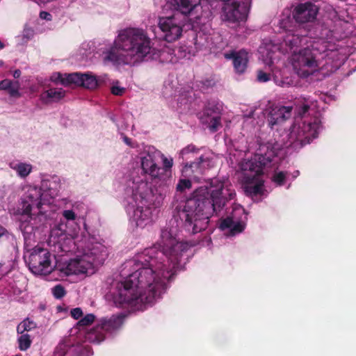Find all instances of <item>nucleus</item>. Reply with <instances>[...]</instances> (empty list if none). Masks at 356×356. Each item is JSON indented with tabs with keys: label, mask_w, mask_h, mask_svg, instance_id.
Returning a JSON list of instances; mask_svg holds the SVG:
<instances>
[{
	"label": "nucleus",
	"mask_w": 356,
	"mask_h": 356,
	"mask_svg": "<svg viewBox=\"0 0 356 356\" xmlns=\"http://www.w3.org/2000/svg\"><path fill=\"white\" fill-rule=\"evenodd\" d=\"M294 58L300 67L315 70L318 67V62L316 59V54L309 47L300 49L298 54H295Z\"/></svg>",
	"instance_id": "17"
},
{
	"label": "nucleus",
	"mask_w": 356,
	"mask_h": 356,
	"mask_svg": "<svg viewBox=\"0 0 356 356\" xmlns=\"http://www.w3.org/2000/svg\"><path fill=\"white\" fill-rule=\"evenodd\" d=\"M270 79V74L265 72L262 70H259L257 72V80L259 82L264 83L267 82Z\"/></svg>",
	"instance_id": "35"
},
{
	"label": "nucleus",
	"mask_w": 356,
	"mask_h": 356,
	"mask_svg": "<svg viewBox=\"0 0 356 356\" xmlns=\"http://www.w3.org/2000/svg\"><path fill=\"white\" fill-rule=\"evenodd\" d=\"M8 234V231L3 227L0 225V238L7 236Z\"/></svg>",
	"instance_id": "47"
},
{
	"label": "nucleus",
	"mask_w": 356,
	"mask_h": 356,
	"mask_svg": "<svg viewBox=\"0 0 356 356\" xmlns=\"http://www.w3.org/2000/svg\"><path fill=\"white\" fill-rule=\"evenodd\" d=\"M51 289H64V287L61 284H58L55 285Z\"/></svg>",
	"instance_id": "49"
},
{
	"label": "nucleus",
	"mask_w": 356,
	"mask_h": 356,
	"mask_svg": "<svg viewBox=\"0 0 356 356\" xmlns=\"http://www.w3.org/2000/svg\"><path fill=\"white\" fill-rule=\"evenodd\" d=\"M4 63L2 60H0V67H2Z\"/></svg>",
	"instance_id": "50"
},
{
	"label": "nucleus",
	"mask_w": 356,
	"mask_h": 356,
	"mask_svg": "<svg viewBox=\"0 0 356 356\" xmlns=\"http://www.w3.org/2000/svg\"><path fill=\"white\" fill-rule=\"evenodd\" d=\"M275 157V153L273 149H268L264 152L261 148L253 157L248 160H244L240 163V169L243 172L244 190L248 196L252 199L261 195L264 193V180L261 176L264 174V168L269 165Z\"/></svg>",
	"instance_id": "3"
},
{
	"label": "nucleus",
	"mask_w": 356,
	"mask_h": 356,
	"mask_svg": "<svg viewBox=\"0 0 356 356\" xmlns=\"http://www.w3.org/2000/svg\"><path fill=\"white\" fill-rule=\"evenodd\" d=\"M292 106H276L272 108L268 114L267 122L270 129L281 124L291 115Z\"/></svg>",
	"instance_id": "15"
},
{
	"label": "nucleus",
	"mask_w": 356,
	"mask_h": 356,
	"mask_svg": "<svg viewBox=\"0 0 356 356\" xmlns=\"http://www.w3.org/2000/svg\"><path fill=\"white\" fill-rule=\"evenodd\" d=\"M320 128L321 120L316 117L309 121L305 120L301 123L293 124L287 134L286 147H292L294 149L302 148L318 137Z\"/></svg>",
	"instance_id": "7"
},
{
	"label": "nucleus",
	"mask_w": 356,
	"mask_h": 356,
	"mask_svg": "<svg viewBox=\"0 0 356 356\" xmlns=\"http://www.w3.org/2000/svg\"><path fill=\"white\" fill-rule=\"evenodd\" d=\"M245 227V224L243 222L235 221L231 216L222 219L219 226L222 230L229 229L227 234L229 236L241 233L244 230Z\"/></svg>",
	"instance_id": "20"
},
{
	"label": "nucleus",
	"mask_w": 356,
	"mask_h": 356,
	"mask_svg": "<svg viewBox=\"0 0 356 356\" xmlns=\"http://www.w3.org/2000/svg\"><path fill=\"white\" fill-rule=\"evenodd\" d=\"M163 161L164 168L165 169H170V168H172V164H173L172 159H168L167 158H164Z\"/></svg>",
	"instance_id": "44"
},
{
	"label": "nucleus",
	"mask_w": 356,
	"mask_h": 356,
	"mask_svg": "<svg viewBox=\"0 0 356 356\" xmlns=\"http://www.w3.org/2000/svg\"><path fill=\"white\" fill-rule=\"evenodd\" d=\"M120 42V33L115 39L113 45L106 53L104 60L112 63L114 65L129 64V57L124 47H121Z\"/></svg>",
	"instance_id": "14"
},
{
	"label": "nucleus",
	"mask_w": 356,
	"mask_h": 356,
	"mask_svg": "<svg viewBox=\"0 0 356 356\" xmlns=\"http://www.w3.org/2000/svg\"><path fill=\"white\" fill-rule=\"evenodd\" d=\"M221 111L222 106L216 100H208L203 108L200 119L203 124H207L208 118L213 115H221Z\"/></svg>",
	"instance_id": "21"
},
{
	"label": "nucleus",
	"mask_w": 356,
	"mask_h": 356,
	"mask_svg": "<svg viewBox=\"0 0 356 356\" xmlns=\"http://www.w3.org/2000/svg\"><path fill=\"white\" fill-rule=\"evenodd\" d=\"M111 93L114 95L122 96L124 92L125 88L117 86H113L111 88Z\"/></svg>",
	"instance_id": "36"
},
{
	"label": "nucleus",
	"mask_w": 356,
	"mask_h": 356,
	"mask_svg": "<svg viewBox=\"0 0 356 356\" xmlns=\"http://www.w3.org/2000/svg\"><path fill=\"white\" fill-rule=\"evenodd\" d=\"M51 253L44 248H34L29 256L27 262L29 270L35 275H45L51 272Z\"/></svg>",
	"instance_id": "11"
},
{
	"label": "nucleus",
	"mask_w": 356,
	"mask_h": 356,
	"mask_svg": "<svg viewBox=\"0 0 356 356\" xmlns=\"http://www.w3.org/2000/svg\"><path fill=\"white\" fill-rule=\"evenodd\" d=\"M42 190L40 188L33 187L30 188L24 197L21 202V229H26L25 223L32 219L33 215L31 211L34 208L40 209L42 205Z\"/></svg>",
	"instance_id": "10"
},
{
	"label": "nucleus",
	"mask_w": 356,
	"mask_h": 356,
	"mask_svg": "<svg viewBox=\"0 0 356 356\" xmlns=\"http://www.w3.org/2000/svg\"><path fill=\"white\" fill-rule=\"evenodd\" d=\"M318 7L310 1L299 3L293 12L296 22L300 24L313 22L318 13Z\"/></svg>",
	"instance_id": "13"
},
{
	"label": "nucleus",
	"mask_w": 356,
	"mask_h": 356,
	"mask_svg": "<svg viewBox=\"0 0 356 356\" xmlns=\"http://www.w3.org/2000/svg\"><path fill=\"white\" fill-rule=\"evenodd\" d=\"M120 44L127 52L130 63H140L159 57L151 39L142 29H126L120 32Z\"/></svg>",
	"instance_id": "4"
},
{
	"label": "nucleus",
	"mask_w": 356,
	"mask_h": 356,
	"mask_svg": "<svg viewBox=\"0 0 356 356\" xmlns=\"http://www.w3.org/2000/svg\"><path fill=\"white\" fill-rule=\"evenodd\" d=\"M287 23H290L289 19L282 20L281 22V27L285 29L286 31L284 42L286 46L289 47L290 50L295 54L297 48L306 41L307 38L305 35L302 33L300 28L293 26L292 29H290L291 26H287Z\"/></svg>",
	"instance_id": "12"
},
{
	"label": "nucleus",
	"mask_w": 356,
	"mask_h": 356,
	"mask_svg": "<svg viewBox=\"0 0 356 356\" xmlns=\"http://www.w3.org/2000/svg\"><path fill=\"white\" fill-rule=\"evenodd\" d=\"M225 57L227 59L233 60L234 67L236 72L243 73L246 70L248 58V53L245 51H232L229 54H225Z\"/></svg>",
	"instance_id": "18"
},
{
	"label": "nucleus",
	"mask_w": 356,
	"mask_h": 356,
	"mask_svg": "<svg viewBox=\"0 0 356 356\" xmlns=\"http://www.w3.org/2000/svg\"><path fill=\"white\" fill-rule=\"evenodd\" d=\"M141 168L145 174L150 175L153 179L159 177L161 170L149 154L141 158Z\"/></svg>",
	"instance_id": "23"
},
{
	"label": "nucleus",
	"mask_w": 356,
	"mask_h": 356,
	"mask_svg": "<svg viewBox=\"0 0 356 356\" xmlns=\"http://www.w3.org/2000/svg\"><path fill=\"white\" fill-rule=\"evenodd\" d=\"M200 2V0H169V3L177 13L184 15L189 14Z\"/></svg>",
	"instance_id": "22"
},
{
	"label": "nucleus",
	"mask_w": 356,
	"mask_h": 356,
	"mask_svg": "<svg viewBox=\"0 0 356 356\" xmlns=\"http://www.w3.org/2000/svg\"><path fill=\"white\" fill-rule=\"evenodd\" d=\"M122 139L126 145H127L128 146H129L131 147H134V146L132 143V140L130 138L127 137V136H123Z\"/></svg>",
	"instance_id": "46"
},
{
	"label": "nucleus",
	"mask_w": 356,
	"mask_h": 356,
	"mask_svg": "<svg viewBox=\"0 0 356 356\" xmlns=\"http://www.w3.org/2000/svg\"><path fill=\"white\" fill-rule=\"evenodd\" d=\"M210 161L203 155L200 156L195 161L186 163L184 167L183 172L188 176L197 177L198 175H203L206 169L208 168Z\"/></svg>",
	"instance_id": "16"
},
{
	"label": "nucleus",
	"mask_w": 356,
	"mask_h": 356,
	"mask_svg": "<svg viewBox=\"0 0 356 356\" xmlns=\"http://www.w3.org/2000/svg\"><path fill=\"white\" fill-rule=\"evenodd\" d=\"M21 334L18 338V348L22 351H26L31 347L32 340L29 334L24 333Z\"/></svg>",
	"instance_id": "30"
},
{
	"label": "nucleus",
	"mask_w": 356,
	"mask_h": 356,
	"mask_svg": "<svg viewBox=\"0 0 356 356\" xmlns=\"http://www.w3.org/2000/svg\"><path fill=\"white\" fill-rule=\"evenodd\" d=\"M129 314L119 312L110 317L102 318L95 327L90 330L86 338L91 342L100 343L105 339L104 332L113 334L118 332L122 327Z\"/></svg>",
	"instance_id": "8"
},
{
	"label": "nucleus",
	"mask_w": 356,
	"mask_h": 356,
	"mask_svg": "<svg viewBox=\"0 0 356 356\" xmlns=\"http://www.w3.org/2000/svg\"><path fill=\"white\" fill-rule=\"evenodd\" d=\"M108 256L106 248L101 243H92L84 250L83 254L66 262L61 271L67 275H90L95 268L102 266Z\"/></svg>",
	"instance_id": "5"
},
{
	"label": "nucleus",
	"mask_w": 356,
	"mask_h": 356,
	"mask_svg": "<svg viewBox=\"0 0 356 356\" xmlns=\"http://www.w3.org/2000/svg\"><path fill=\"white\" fill-rule=\"evenodd\" d=\"M53 295L56 299H60L66 294V291H52Z\"/></svg>",
	"instance_id": "42"
},
{
	"label": "nucleus",
	"mask_w": 356,
	"mask_h": 356,
	"mask_svg": "<svg viewBox=\"0 0 356 356\" xmlns=\"http://www.w3.org/2000/svg\"><path fill=\"white\" fill-rule=\"evenodd\" d=\"M145 248L131 261L136 270L124 280H115V289H166L177 271L188 261L192 245L178 241L166 229L161 231L158 244Z\"/></svg>",
	"instance_id": "1"
},
{
	"label": "nucleus",
	"mask_w": 356,
	"mask_h": 356,
	"mask_svg": "<svg viewBox=\"0 0 356 356\" xmlns=\"http://www.w3.org/2000/svg\"><path fill=\"white\" fill-rule=\"evenodd\" d=\"M63 216L68 220H73L76 218V215L72 210H65L63 213Z\"/></svg>",
	"instance_id": "40"
},
{
	"label": "nucleus",
	"mask_w": 356,
	"mask_h": 356,
	"mask_svg": "<svg viewBox=\"0 0 356 356\" xmlns=\"http://www.w3.org/2000/svg\"><path fill=\"white\" fill-rule=\"evenodd\" d=\"M21 75V71L19 70H15L14 73H13V76L15 78H19Z\"/></svg>",
	"instance_id": "48"
},
{
	"label": "nucleus",
	"mask_w": 356,
	"mask_h": 356,
	"mask_svg": "<svg viewBox=\"0 0 356 356\" xmlns=\"http://www.w3.org/2000/svg\"><path fill=\"white\" fill-rule=\"evenodd\" d=\"M158 291H108L106 299L120 308L143 311L153 303Z\"/></svg>",
	"instance_id": "6"
},
{
	"label": "nucleus",
	"mask_w": 356,
	"mask_h": 356,
	"mask_svg": "<svg viewBox=\"0 0 356 356\" xmlns=\"http://www.w3.org/2000/svg\"><path fill=\"white\" fill-rule=\"evenodd\" d=\"M65 95V92L62 88H50L40 95V100L44 104L52 102H58Z\"/></svg>",
	"instance_id": "24"
},
{
	"label": "nucleus",
	"mask_w": 356,
	"mask_h": 356,
	"mask_svg": "<svg viewBox=\"0 0 356 356\" xmlns=\"http://www.w3.org/2000/svg\"><path fill=\"white\" fill-rule=\"evenodd\" d=\"M186 17L179 13L170 16L159 17L158 26L163 33V39L168 42L178 40L183 31Z\"/></svg>",
	"instance_id": "9"
},
{
	"label": "nucleus",
	"mask_w": 356,
	"mask_h": 356,
	"mask_svg": "<svg viewBox=\"0 0 356 356\" xmlns=\"http://www.w3.org/2000/svg\"><path fill=\"white\" fill-rule=\"evenodd\" d=\"M149 191L148 186L146 182L141 181L137 186V187L133 189V200L135 201L137 209L134 212V216H138V213H142L143 207L140 204H143V202L145 201L147 193Z\"/></svg>",
	"instance_id": "19"
},
{
	"label": "nucleus",
	"mask_w": 356,
	"mask_h": 356,
	"mask_svg": "<svg viewBox=\"0 0 356 356\" xmlns=\"http://www.w3.org/2000/svg\"><path fill=\"white\" fill-rule=\"evenodd\" d=\"M310 106L307 104L302 105L299 110V114L301 115H305L309 110Z\"/></svg>",
	"instance_id": "45"
},
{
	"label": "nucleus",
	"mask_w": 356,
	"mask_h": 356,
	"mask_svg": "<svg viewBox=\"0 0 356 356\" xmlns=\"http://www.w3.org/2000/svg\"><path fill=\"white\" fill-rule=\"evenodd\" d=\"M202 86L204 88H212L216 85V81L213 78H207L202 81Z\"/></svg>",
	"instance_id": "37"
},
{
	"label": "nucleus",
	"mask_w": 356,
	"mask_h": 356,
	"mask_svg": "<svg viewBox=\"0 0 356 356\" xmlns=\"http://www.w3.org/2000/svg\"><path fill=\"white\" fill-rule=\"evenodd\" d=\"M81 73H72V74H62L60 73H58V78L63 86H70L72 84H74L75 86L80 85V83H81Z\"/></svg>",
	"instance_id": "25"
},
{
	"label": "nucleus",
	"mask_w": 356,
	"mask_h": 356,
	"mask_svg": "<svg viewBox=\"0 0 356 356\" xmlns=\"http://www.w3.org/2000/svg\"><path fill=\"white\" fill-rule=\"evenodd\" d=\"M288 175L289 173L287 172L284 171L275 172L272 177V180L274 183L276 184L277 186H283L286 182V177Z\"/></svg>",
	"instance_id": "31"
},
{
	"label": "nucleus",
	"mask_w": 356,
	"mask_h": 356,
	"mask_svg": "<svg viewBox=\"0 0 356 356\" xmlns=\"http://www.w3.org/2000/svg\"><path fill=\"white\" fill-rule=\"evenodd\" d=\"M40 17L47 21L51 20V15L46 11H41L40 13Z\"/></svg>",
	"instance_id": "43"
},
{
	"label": "nucleus",
	"mask_w": 356,
	"mask_h": 356,
	"mask_svg": "<svg viewBox=\"0 0 356 356\" xmlns=\"http://www.w3.org/2000/svg\"><path fill=\"white\" fill-rule=\"evenodd\" d=\"M211 132H216L221 127V115H213L208 118V123L206 124Z\"/></svg>",
	"instance_id": "29"
},
{
	"label": "nucleus",
	"mask_w": 356,
	"mask_h": 356,
	"mask_svg": "<svg viewBox=\"0 0 356 356\" xmlns=\"http://www.w3.org/2000/svg\"><path fill=\"white\" fill-rule=\"evenodd\" d=\"M199 150L200 149L197 148L194 145L191 144L182 149L180 154L184 156L190 153H197Z\"/></svg>",
	"instance_id": "34"
},
{
	"label": "nucleus",
	"mask_w": 356,
	"mask_h": 356,
	"mask_svg": "<svg viewBox=\"0 0 356 356\" xmlns=\"http://www.w3.org/2000/svg\"><path fill=\"white\" fill-rule=\"evenodd\" d=\"M70 313H71V316L74 319H76V320L79 319L83 316V312H82L81 309L79 308V307H76V308L72 309L71 310Z\"/></svg>",
	"instance_id": "38"
},
{
	"label": "nucleus",
	"mask_w": 356,
	"mask_h": 356,
	"mask_svg": "<svg viewBox=\"0 0 356 356\" xmlns=\"http://www.w3.org/2000/svg\"><path fill=\"white\" fill-rule=\"evenodd\" d=\"M81 81L79 86H83L88 89H95L97 86V80L95 76L88 74H81Z\"/></svg>",
	"instance_id": "27"
},
{
	"label": "nucleus",
	"mask_w": 356,
	"mask_h": 356,
	"mask_svg": "<svg viewBox=\"0 0 356 356\" xmlns=\"http://www.w3.org/2000/svg\"><path fill=\"white\" fill-rule=\"evenodd\" d=\"M191 187V181L189 179H180L177 185V191L183 192L186 189H188Z\"/></svg>",
	"instance_id": "33"
},
{
	"label": "nucleus",
	"mask_w": 356,
	"mask_h": 356,
	"mask_svg": "<svg viewBox=\"0 0 356 356\" xmlns=\"http://www.w3.org/2000/svg\"><path fill=\"white\" fill-rule=\"evenodd\" d=\"M9 166L15 170L17 175L22 178L26 177L32 171V165L22 162H11Z\"/></svg>",
	"instance_id": "26"
},
{
	"label": "nucleus",
	"mask_w": 356,
	"mask_h": 356,
	"mask_svg": "<svg viewBox=\"0 0 356 356\" xmlns=\"http://www.w3.org/2000/svg\"><path fill=\"white\" fill-rule=\"evenodd\" d=\"M95 319V316L92 314H88L81 318L77 323L79 327H85L91 325Z\"/></svg>",
	"instance_id": "32"
},
{
	"label": "nucleus",
	"mask_w": 356,
	"mask_h": 356,
	"mask_svg": "<svg viewBox=\"0 0 356 356\" xmlns=\"http://www.w3.org/2000/svg\"><path fill=\"white\" fill-rule=\"evenodd\" d=\"M236 196L235 191L227 182L211 179L209 186L195 189L188 198L176 207L186 231L195 234L205 230L209 219L218 213Z\"/></svg>",
	"instance_id": "2"
},
{
	"label": "nucleus",
	"mask_w": 356,
	"mask_h": 356,
	"mask_svg": "<svg viewBox=\"0 0 356 356\" xmlns=\"http://www.w3.org/2000/svg\"><path fill=\"white\" fill-rule=\"evenodd\" d=\"M13 85V82L8 79H4L0 81V90H8Z\"/></svg>",
	"instance_id": "39"
},
{
	"label": "nucleus",
	"mask_w": 356,
	"mask_h": 356,
	"mask_svg": "<svg viewBox=\"0 0 356 356\" xmlns=\"http://www.w3.org/2000/svg\"><path fill=\"white\" fill-rule=\"evenodd\" d=\"M37 327V324L29 318L22 321L17 327V332L23 334L24 332H29Z\"/></svg>",
	"instance_id": "28"
},
{
	"label": "nucleus",
	"mask_w": 356,
	"mask_h": 356,
	"mask_svg": "<svg viewBox=\"0 0 356 356\" xmlns=\"http://www.w3.org/2000/svg\"><path fill=\"white\" fill-rule=\"evenodd\" d=\"M8 93L11 97H19L20 94L17 88H12V86L8 90Z\"/></svg>",
	"instance_id": "41"
}]
</instances>
